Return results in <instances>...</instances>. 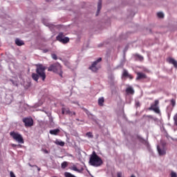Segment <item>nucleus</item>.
<instances>
[{
    "instance_id": "obj_1",
    "label": "nucleus",
    "mask_w": 177,
    "mask_h": 177,
    "mask_svg": "<svg viewBox=\"0 0 177 177\" xmlns=\"http://www.w3.org/2000/svg\"><path fill=\"white\" fill-rule=\"evenodd\" d=\"M46 70V67H45L42 64H36V73H32V78L36 82H38L39 78L42 80V81H45L46 80V73L45 71Z\"/></svg>"
},
{
    "instance_id": "obj_2",
    "label": "nucleus",
    "mask_w": 177,
    "mask_h": 177,
    "mask_svg": "<svg viewBox=\"0 0 177 177\" xmlns=\"http://www.w3.org/2000/svg\"><path fill=\"white\" fill-rule=\"evenodd\" d=\"M89 164L92 167H101V165H103V160H102V158H100L96 152L93 151L92 154L90 156L89 159Z\"/></svg>"
},
{
    "instance_id": "obj_3",
    "label": "nucleus",
    "mask_w": 177,
    "mask_h": 177,
    "mask_svg": "<svg viewBox=\"0 0 177 177\" xmlns=\"http://www.w3.org/2000/svg\"><path fill=\"white\" fill-rule=\"evenodd\" d=\"M48 71H53V73H55V74H58L62 77H63V71L62 70V65L58 62L53 64L50 65L48 68Z\"/></svg>"
},
{
    "instance_id": "obj_4",
    "label": "nucleus",
    "mask_w": 177,
    "mask_h": 177,
    "mask_svg": "<svg viewBox=\"0 0 177 177\" xmlns=\"http://www.w3.org/2000/svg\"><path fill=\"white\" fill-rule=\"evenodd\" d=\"M10 136H11V138H12V139H14V140H15L18 143H21V145L24 143V138H23V136L19 133V132L11 131L10 133Z\"/></svg>"
},
{
    "instance_id": "obj_5",
    "label": "nucleus",
    "mask_w": 177,
    "mask_h": 177,
    "mask_svg": "<svg viewBox=\"0 0 177 177\" xmlns=\"http://www.w3.org/2000/svg\"><path fill=\"white\" fill-rule=\"evenodd\" d=\"M158 104H160V101L158 100H156L154 102L151 104V106L148 109V110L150 111H154V113L156 114L161 115V111L160 110Z\"/></svg>"
},
{
    "instance_id": "obj_6",
    "label": "nucleus",
    "mask_w": 177,
    "mask_h": 177,
    "mask_svg": "<svg viewBox=\"0 0 177 177\" xmlns=\"http://www.w3.org/2000/svg\"><path fill=\"white\" fill-rule=\"evenodd\" d=\"M102 62V57L98 58L96 61L93 62L91 66L89 67V70H91L93 73H97V71L100 68V66L97 65L98 63Z\"/></svg>"
},
{
    "instance_id": "obj_7",
    "label": "nucleus",
    "mask_w": 177,
    "mask_h": 177,
    "mask_svg": "<svg viewBox=\"0 0 177 177\" xmlns=\"http://www.w3.org/2000/svg\"><path fill=\"white\" fill-rule=\"evenodd\" d=\"M57 41L62 42V44H68L70 42V38L64 37V34L63 32H59L56 37Z\"/></svg>"
},
{
    "instance_id": "obj_8",
    "label": "nucleus",
    "mask_w": 177,
    "mask_h": 177,
    "mask_svg": "<svg viewBox=\"0 0 177 177\" xmlns=\"http://www.w3.org/2000/svg\"><path fill=\"white\" fill-rule=\"evenodd\" d=\"M22 121L25 124V127L26 128L32 127V125H34V120H32V118H23Z\"/></svg>"
},
{
    "instance_id": "obj_9",
    "label": "nucleus",
    "mask_w": 177,
    "mask_h": 177,
    "mask_svg": "<svg viewBox=\"0 0 177 177\" xmlns=\"http://www.w3.org/2000/svg\"><path fill=\"white\" fill-rule=\"evenodd\" d=\"M122 78H129V80H133V76L129 74V73L127 71V69H123Z\"/></svg>"
},
{
    "instance_id": "obj_10",
    "label": "nucleus",
    "mask_w": 177,
    "mask_h": 177,
    "mask_svg": "<svg viewBox=\"0 0 177 177\" xmlns=\"http://www.w3.org/2000/svg\"><path fill=\"white\" fill-rule=\"evenodd\" d=\"M146 78H147V76L146 75V74L140 72L137 73V77H136L137 81H139L140 80H146Z\"/></svg>"
},
{
    "instance_id": "obj_11",
    "label": "nucleus",
    "mask_w": 177,
    "mask_h": 177,
    "mask_svg": "<svg viewBox=\"0 0 177 177\" xmlns=\"http://www.w3.org/2000/svg\"><path fill=\"white\" fill-rule=\"evenodd\" d=\"M167 62L170 64H173L174 66L175 67V68H177V62H176V60H175V59H174L172 57H169L167 59Z\"/></svg>"
},
{
    "instance_id": "obj_12",
    "label": "nucleus",
    "mask_w": 177,
    "mask_h": 177,
    "mask_svg": "<svg viewBox=\"0 0 177 177\" xmlns=\"http://www.w3.org/2000/svg\"><path fill=\"white\" fill-rule=\"evenodd\" d=\"M126 93L127 95H134L135 90H133V88L132 86H129L126 88Z\"/></svg>"
},
{
    "instance_id": "obj_13",
    "label": "nucleus",
    "mask_w": 177,
    "mask_h": 177,
    "mask_svg": "<svg viewBox=\"0 0 177 177\" xmlns=\"http://www.w3.org/2000/svg\"><path fill=\"white\" fill-rule=\"evenodd\" d=\"M15 44L17 46H23L24 45V41L19 38L15 39Z\"/></svg>"
},
{
    "instance_id": "obj_14",
    "label": "nucleus",
    "mask_w": 177,
    "mask_h": 177,
    "mask_svg": "<svg viewBox=\"0 0 177 177\" xmlns=\"http://www.w3.org/2000/svg\"><path fill=\"white\" fill-rule=\"evenodd\" d=\"M134 57H135V60L136 61L139 60V62H143V60H145V58L143 57V56L139 54H135Z\"/></svg>"
},
{
    "instance_id": "obj_15",
    "label": "nucleus",
    "mask_w": 177,
    "mask_h": 177,
    "mask_svg": "<svg viewBox=\"0 0 177 177\" xmlns=\"http://www.w3.org/2000/svg\"><path fill=\"white\" fill-rule=\"evenodd\" d=\"M101 9H102V0H99L97 3V10L96 16H99V12H100Z\"/></svg>"
},
{
    "instance_id": "obj_16",
    "label": "nucleus",
    "mask_w": 177,
    "mask_h": 177,
    "mask_svg": "<svg viewBox=\"0 0 177 177\" xmlns=\"http://www.w3.org/2000/svg\"><path fill=\"white\" fill-rule=\"evenodd\" d=\"M157 149L160 156H165V154H166L167 152L165 151V149H161L158 146L157 147Z\"/></svg>"
},
{
    "instance_id": "obj_17",
    "label": "nucleus",
    "mask_w": 177,
    "mask_h": 177,
    "mask_svg": "<svg viewBox=\"0 0 177 177\" xmlns=\"http://www.w3.org/2000/svg\"><path fill=\"white\" fill-rule=\"evenodd\" d=\"M60 132V129H53V130H50V135H57V133H59Z\"/></svg>"
},
{
    "instance_id": "obj_18",
    "label": "nucleus",
    "mask_w": 177,
    "mask_h": 177,
    "mask_svg": "<svg viewBox=\"0 0 177 177\" xmlns=\"http://www.w3.org/2000/svg\"><path fill=\"white\" fill-rule=\"evenodd\" d=\"M104 97H101L98 99V105H100L101 107L104 106Z\"/></svg>"
},
{
    "instance_id": "obj_19",
    "label": "nucleus",
    "mask_w": 177,
    "mask_h": 177,
    "mask_svg": "<svg viewBox=\"0 0 177 177\" xmlns=\"http://www.w3.org/2000/svg\"><path fill=\"white\" fill-rule=\"evenodd\" d=\"M55 145H58V146H61L62 147H63L65 145L64 142L60 141V140H57L55 142Z\"/></svg>"
},
{
    "instance_id": "obj_20",
    "label": "nucleus",
    "mask_w": 177,
    "mask_h": 177,
    "mask_svg": "<svg viewBox=\"0 0 177 177\" xmlns=\"http://www.w3.org/2000/svg\"><path fill=\"white\" fill-rule=\"evenodd\" d=\"M82 110L84 111V113H86V114L87 115H92V113H91V112H89V111L88 110V109H85V108H84V107H82Z\"/></svg>"
},
{
    "instance_id": "obj_21",
    "label": "nucleus",
    "mask_w": 177,
    "mask_h": 177,
    "mask_svg": "<svg viewBox=\"0 0 177 177\" xmlns=\"http://www.w3.org/2000/svg\"><path fill=\"white\" fill-rule=\"evenodd\" d=\"M86 136H87V138H89L91 139L93 138V134L92 133V132H87L86 133Z\"/></svg>"
},
{
    "instance_id": "obj_22",
    "label": "nucleus",
    "mask_w": 177,
    "mask_h": 177,
    "mask_svg": "<svg viewBox=\"0 0 177 177\" xmlns=\"http://www.w3.org/2000/svg\"><path fill=\"white\" fill-rule=\"evenodd\" d=\"M65 114H68L69 115H72L73 112H71L70 111V109H68V108L66 109L65 108Z\"/></svg>"
},
{
    "instance_id": "obj_23",
    "label": "nucleus",
    "mask_w": 177,
    "mask_h": 177,
    "mask_svg": "<svg viewBox=\"0 0 177 177\" xmlns=\"http://www.w3.org/2000/svg\"><path fill=\"white\" fill-rule=\"evenodd\" d=\"M67 165H68L67 164V162H63L61 165V167H62V169H64L65 168H67Z\"/></svg>"
},
{
    "instance_id": "obj_24",
    "label": "nucleus",
    "mask_w": 177,
    "mask_h": 177,
    "mask_svg": "<svg viewBox=\"0 0 177 177\" xmlns=\"http://www.w3.org/2000/svg\"><path fill=\"white\" fill-rule=\"evenodd\" d=\"M170 102L172 107H175L176 104V100H175V99H171Z\"/></svg>"
},
{
    "instance_id": "obj_25",
    "label": "nucleus",
    "mask_w": 177,
    "mask_h": 177,
    "mask_svg": "<svg viewBox=\"0 0 177 177\" xmlns=\"http://www.w3.org/2000/svg\"><path fill=\"white\" fill-rule=\"evenodd\" d=\"M157 16H158V17H159V19H162L164 17V13H162V12H158L157 13Z\"/></svg>"
},
{
    "instance_id": "obj_26",
    "label": "nucleus",
    "mask_w": 177,
    "mask_h": 177,
    "mask_svg": "<svg viewBox=\"0 0 177 177\" xmlns=\"http://www.w3.org/2000/svg\"><path fill=\"white\" fill-rule=\"evenodd\" d=\"M73 171H75L76 172H81V170L78 169L76 166H73L72 167Z\"/></svg>"
},
{
    "instance_id": "obj_27",
    "label": "nucleus",
    "mask_w": 177,
    "mask_h": 177,
    "mask_svg": "<svg viewBox=\"0 0 177 177\" xmlns=\"http://www.w3.org/2000/svg\"><path fill=\"white\" fill-rule=\"evenodd\" d=\"M51 57H52V59H53L54 60H57V55H56V54H52V55H51Z\"/></svg>"
},
{
    "instance_id": "obj_28",
    "label": "nucleus",
    "mask_w": 177,
    "mask_h": 177,
    "mask_svg": "<svg viewBox=\"0 0 177 177\" xmlns=\"http://www.w3.org/2000/svg\"><path fill=\"white\" fill-rule=\"evenodd\" d=\"M11 146H12V147H17H17H21V145H17L16 144H12Z\"/></svg>"
},
{
    "instance_id": "obj_29",
    "label": "nucleus",
    "mask_w": 177,
    "mask_h": 177,
    "mask_svg": "<svg viewBox=\"0 0 177 177\" xmlns=\"http://www.w3.org/2000/svg\"><path fill=\"white\" fill-rule=\"evenodd\" d=\"M41 151H43V153L45 154H49V151H48V149H41Z\"/></svg>"
},
{
    "instance_id": "obj_30",
    "label": "nucleus",
    "mask_w": 177,
    "mask_h": 177,
    "mask_svg": "<svg viewBox=\"0 0 177 177\" xmlns=\"http://www.w3.org/2000/svg\"><path fill=\"white\" fill-rule=\"evenodd\" d=\"M171 177H177V175H176V174L175 172L172 171V172L171 173Z\"/></svg>"
},
{
    "instance_id": "obj_31",
    "label": "nucleus",
    "mask_w": 177,
    "mask_h": 177,
    "mask_svg": "<svg viewBox=\"0 0 177 177\" xmlns=\"http://www.w3.org/2000/svg\"><path fill=\"white\" fill-rule=\"evenodd\" d=\"M10 177H16V175H15V173L13 171L10 172Z\"/></svg>"
},
{
    "instance_id": "obj_32",
    "label": "nucleus",
    "mask_w": 177,
    "mask_h": 177,
    "mask_svg": "<svg viewBox=\"0 0 177 177\" xmlns=\"http://www.w3.org/2000/svg\"><path fill=\"white\" fill-rule=\"evenodd\" d=\"M117 176L118 177H122V173H121V172H118V174H117Z\"/></svg>"
},
{
    "instance_id": "obj_33",
    "label": "nucleus",
    "mask_w": 177,
    "mask_h": 177,
    "mask_svg": "<svg viewBox=\"0 0 177 177\" xmlns=\"http://www.w3.org/2000/svg\"><path fill=\"white\" fill-rule=\"evenodd\" d=\"M62 114H65L66 113V108H62Z\"/></svg>"
},
{
    "instance_id": "obj_34",
    "label": "nucleus",
    "mask_w": 177,
    "mask_h": 177,
    "mask_svg": "<svg viewBox=\"0 0 177 177\" xmlns=\"http://www.w3.org/2000/svg\"><path fill=\"white\" fill-rule=\"evenodd\" d=\"M136 106H137V107L140 106V103L139 102H136Z\"/></svg>"
},
{
    "instance_id": "obj_35",
    "label": "nucleus",
    "mask_w": 177,
    "mask_h": 177,
    "mask_svg": "<svg viewBox=\"0 0 177 177\" xmlns=\"http://www.w3.org/2000/svg\"><path fill=\"white\" fill-rule=\"evenodd\" d=\"M75 112H73V113H72V115H75Z\"/></svg>"
},
{
    "instance_id": "obj_36",
    "label": "nucleus",
    "mask_w": 177,
    "mask_h": 177,
    "mask_svg": "<svg viewBox=\"0 0 177 177\" xmlns=\"http://www.w3.org/2000/svg\"><path fill=\"white\" fill-rule=\"evenodd\" d=\"M147 117H148V118H153V116H151V115H148Z\"/></svg>"
},
{
    "instance_id": "obj_37",
    "label": "nucleus",
    "mask_w": 177,
    "mask_h": 177,
    "mask_svg": "<svg viewBox=\"0 0 177 177\" xmlns=\"http://www.w3.org/2000/svg\"><path fill=\"white\" fill-rule=\"evenodd\" d=\"M30 167H37V165H34V166H32V165H29Z\"/></svg>"
},
{
    "instance_id": "obj_38",
    "label": "nucleus",
    "mask_w": 177,
    "mask_h": 177,
    "mask_svg": "<svg viewBox=\"0 0 177 177\" xmlns=\"http://www.w3.org/2000/svg\"><path fill=\"white\" fill-rule=\"evenodd\" d=\"M99 47H100V46H103V44H100L99 46H98Z\"/></svg>"
},
{
    "instance_id": "obj_39",
    "label": "nucleus",
    "mask_w": 177,
    "mask_h": 177,
    "mask_svg": "<svg viewBox=\"0 0 177 177\" xmlns=\"http://www.w3.org/2000/svg\"><path fill=\"white\" fill-rule=\"evenodd\" d=\"M47 2H50V0H46Z\"/></svg>"
},
{
    "instance_id": "obj_40",
    "label": "nucleus",
    "mask_w": 177,
    "mask_h": 177,
    "mask_svg": "<svg viewBox=\"0 0 177 177\" xmlns=\"http://www.w3.org/2000/svg\"><path fill=\"white\" fill-rule=\"evenodd\" d=\"M131 177H136L134 175H131Z\"/></svg>"
},
{
    "instance_id": "obj_41",
    "label": "nucleus",
    "mask_w": 177,
    "mask_h": 177,
    "mask_svg": "<svg viewBox=\"0 0 177 177\" xmlns=\"http://www.w3.org/2000/svg\"><path fill=\"white\" fill-rule=\"evenodd\" d=\"M44 52H48V50H44Z\"/></svg>"
},
{
    "instance_id": "obj_42",
    "label": "nucleus",
    "mask_w": 177,
    "mask_h": 177,
    "mask_svg": "<svg viewBox=\"0 0 177 177\" xmlns=\"http://www.w3.org/2000/svg\"><path fill=\"white\" fill-rule=\"evenodd\" d=\"M76 121H80V119H76Z\"/></svg>"
},
{
    "instance_id": "obj_43",
    "label": "nucleus",
    "mask_w": 177,
    "mask_h": 177,
    "mask_svg": "<svg viewBox=\"0 0 177 177\" xmlns=\"http://www.w3.org/2000/svg\"><path fill=\"white\" fill-rule=\"evenodd\" d=\"M50 121H53V118H51V119H50Z\"/></svg>"
},
{
    "instance_id": "obj_44",
    "label": "nucleus",
    "mask_w": 177,
    "mask_h": 177,
    "mask_svg": "<svg viewBox=\"0 0 177 177\" xmlns=\"http://www.w3.org/2000/svg\"><path fill=\"white\" fill-rule=\"evenodd\" d=\"M38 171H41V169L39 168V169H38Z\"/></svg>"
}]
</instances>
